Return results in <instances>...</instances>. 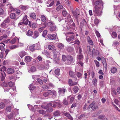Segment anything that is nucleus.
Returning a JSON list of instances; mask_svg holds the SVG:
<instances>
[{"instance_id": "obj_61", "label": "nucleus", "mask_w": 120, "mask_h": 120, "mask_svg": "<svg viewBox=\"0 0 120 120\" xmlns=\"http://www.w3.org/2000/svg\"><path fill=\"white\" fill-rule=\"evenodd\" d=\"M94 61L96 64V66L98 67H99L100 66L99 63V62L96 60H94Z\"/></svg>"}, {"instance_id": "obj_43", "label": "nucleus", "mask_w": 120, "mask_h": 120, "mask_svg": "<svg viewBox=\"0 0 120 120\" xmlns=\"http://www.w3.org/2000/svg\"><path fill=\"white\" fill-rule=\"evenodd\" d=\"M38 68L40 70H42L46 68V66H45L41 64L39 66Z\"/></svg>"}, {"instance_id": "obj_62", "label": "nucleus", "mask_w": 120, "mask_h": 120, "mask_svg": "<svg viewBox=\"0 0 120 120\" xmlns=\"http://www.w3.org/2000/svg\"><path fill=\"white\" fill-rule=\"evenodd\" d=\"M47 31L46 30H44L43 32V34H42L43 36L45 37V36L46 35Z\"/></svg>"}, {"instance_id": "obj_28", "label": "nucleus", "mask_w": 120, "mask_h": 120, "mask_svg": "<svg viewBox=\"0 0 120 120\" xmlns=\"http://www.w3.org/2000/svg\"><path fill=\"white\" fill-rule=\"evenodd\" d=\"M29 25L30 26V27L33 28H35V27L36 26V24L35 23L32 24L31 21L29 22Z\"/></svg>"}, {"instance_id": "obj_4", "label": "nucleus", "mask_w": 120, "mask_h": 120, "mask_svg": "<svg viewBox=\"0 0 120 120\" xmlns=\"http://www.w3.org/2000/svg\"><path fill=\"white\" fill-rule=\"evenodd\" d=\"M98 108V106L97 104H96L95 102L94 101L92 102L89 105V107L87 108H91L92 110L95 111L96 109Z\"/></svg>"}, {"instance_id": "obj_7", "label": "nucleus", "mask_w": 120, "mask_h": 120, "mask_svg": "<svg viewBox=\"0 0 120 120\" xmlns=\"http://www.w3.org/2000/svg\"><path fill=\"white\" fill-rule=\"evenodd\" d=\"M58 92L60 95L63 96L65 91V89L63 88H59L58 89Z\"/></svg>"}, {"instance_id": "obj_37", "label": "nucleus", "mask_w": 120, "mask_h": 120, "mask_svg": "<svg viewBox=\"0 0 120 120\" xmlns=\"http://www.w3.org/2000/svg\"><path fill=\"white\" fill-rule=\"evenodd\" d=\"M68 98V99L69 98H70L69 102L70 103H71V104L73 102V101H74V98L73 97H71V96H69Z\"/></svg>"}, {"instance_id": "obj_38", "label": "nucleus", "mask_w": 120, "mask_h": 120, "mask_svg": "<svg viewBox=\"0 0 120 120\" xmlns=\"http://www.w3.org/2000/svg\"><path fill=\"white\" fill-rule=\"evenodd\" d=\"M41 20L44 22H45L46 21V19L45 16L44 15H41Z\"/></svg>"}, {"instance_id": "obj_18", "label": "nucleus", "mask_w": 120, "mask_h": 120, "mask_svg": "<svg viewBox=\"0 0 120 120\" xmlns=\"http://www.w3.org/2000/svg\"><path fill=\"white\" fill-rule=\"evenodd\" d=\"M33 34L34 35L32 36V38L34 39L36 38L39 35V34L38 31H35Z\"/></svg>"}, {"instance_id": "obj_55", "label": "nucleus", "mask_w": 120, "mask_h": 120, "mask_svg": "<svg viewBox=\"0 0 120 120\" xmlns=\"http://www.w3.org/2000/svg\"><path fill=\"white\" fill-rule=\"evenodd\" d=\"M7 36L6 34H4L3 36L0 37V41H1L3 39L7 38Z\"/></svg>"}, {"instance_id": "obj_2", "label": "nucleus", "mask_w": 120, "mask_h": 120, "mask_svg": "<svg viewBox=\"0 0 120 120\" xmlns=\"http://www.w3.org/2000/svg\"><path fill=\"white\" fill-rule=\"evenodd\" d=\"M47 25L50 27L49 29L51 32L56 31L57 30V27L53 22H49L47 23Z\"/></svg>"}, {"instance_id": "obj_32", "label": "nucleus", "mask_w": 120, "mask_h": 120, "mask_svg": "<svg viewBox=\"0 0 120 120\" xmlns=\"http://www.w3.org/2000/svg\"><path fill=\"white\" fill-rule=\"evenodd\" d=\"M25 59L27 62H29L31 60V57L29 56H26L25 57Z\"/></svg>"}, {"instance_id": "obj_5", "label": "nucleus", "mask_w": 120, "mask_h": 120, "mask_svg": "<svg viewBox=\"0 0 120 120\" xmlns=\"http://www.w3.org/2000/svg\"><path fill=\"white\" fill-rule=\"evenodd\" d=\"M71 12L74 17L76 18L79 16L80 14L79 10L77 8L74 11H72Z\"/></svg>"}, {"instance_id": "obj_50", "label": "nucleus", "mask_w": 120, "mask_h": 120, "mask_svg": "<svg viewBox=\"0 0 120 120\" xmlns=\"http://www.w3.org/2000/svg\"><path fill=\"white\" fill-rule=\"evenodd\" d=\"M74 50V48L71 47H69L68 48L67 50L68 52H71Z\"/></svg>"}, {"instance_id": "obj_36", "label": "nucleus", "mask_w": 120, "mask_h": 120, "mask_svg": "<svg viewBox=\"0 0 120 120\" xmlns=\"http://www.w3.org/2000/svg\"><path fill=\"white\" fill-rule=\"evenodd\" d=\"M92 82L94 86H97V81L96 78H94L93 79Z\"/></svg>"}, {"instance_id": "obj_45", "label": "nucleus", "mask_w": 120, "mask_h": 120, "mask_svg": "<svg viewBox=\"0 0 120 120\" xmlns=\"http://www.w3.org/2000/svg\"><path fill=\"white\" fill-rule=\"evenodd\" d=\"M67 60L68 61L71 62L73 60V57L71 56H68L67 58Z\"/></svg>"}, {"instance_id": "obj_26", "label": "nucleus", "mask_w": 120, "mask_h": 120, "mask_svg": "<svg viewBox=\"0 0 120 120\" xmlns=\"http://www.w3.org/2000/svg\"><path fill=\"white\" fill-rule=\"evenodd\" d=\"M20 7L23 10L25 11L26 9L29 8V7L28 6H23L21 5L20 6Z\"/></svg>"}, {"instance_id": "obj_1", "label": "nucleus", "mask_w": 120, "mask_h": 120, "mask_svg": "<svg viewBox=\"0 0 120 120\" xmlns=\"http://www.w3.org/2000/svg\"><path fill=\"white\" fill-rule=\"evenodd\" d=\"M73 34L72 32H67L66 33V40L68 42H69L74 40L75 35Z\"/></svg>"}, {"instance_id": "obj_33", "label": "nucleus", "mask_w": 120, "mask_h": 120, "mask_svg": "<svg viewBox=\"0 0 120 120\" xmlns=\"http://www.w3.org/2000/svg\"><path fill=\"white\" fill-rule=\"evenodd\" d=\"M36 111L37 112H38L39 113L41 114H45L46 113V111H45L43 110H37Z\"/></svg>"}, {"instance_id": "obj_21", "label": "nucleus", "mask_w": 120, "mask_h": 120, "mask_svg": "<svg viewBox=\"0 0 120 120\" xmlns=\"http://www.w3.org/2000/svg\"><path fill=\"white\" fill-rule=\"evenodd\" d=\"M7 73L9 74H12L15 72V71L13 69L9 68H8L7 70Z\"/></svg>"}, {"instance_id": "obj_10", "label": "nucleus", "mask_w": 120, "mask_h": 120, "mask_svg": "<svg viewBox=\"0 0 120 120\" xmlns=\"http://www.w3.org/2000/svg\"><path fill=\"white\" fill-rule=\"evenodd\" d=\"M56 49H54L53 50V52L54 53L53 56L54 59V60L56 62L58 61L59 60V58H57V54L56 52H55V51H56Z\"/></svg>"}, {"instance_id": "obj_23", "label": "nucleus", "mask_w": 120, "mask_h": 120, "mask_svg": "<svg viewBox=\"0 0 120 120\" xmlns=\"http://www.w3.org/2000/svg\"><path fill=\"white\" fill-rule=\"evenodd\" d=\"M6 70V68L5 66L1 65H0V71H3L5 75V74L4 71H5Z\"/></svg>"}, {"instance_id": "obj_27", "label": "nucleus", "mask_w": 120, "mask_h": 120, "mask_svg": "<svg viewBox=\"0 0 120 120\" xmlns=\"http://www.w3.org/2000/svg\"><path fill=\"white\" fill-rule=\"evenodd\" d=\"M57 45V47L60 49H62L64 48V45L61 43H58Z\"/></svg>"}, {"instance_id": "obj_44", "label": "nucleus", "mask_w": 120, "mask_h": 120, "mask_svg": "<svg viewBox=\"0 0 120 120\" xmlns=\"http://www.w3.org/2000/svg\"><path fill=\"white\" fill-rule=\"evenodd\" d=\"M15 11L18 15H22V13L18 9H16L15 10Z\"/></svg>"}, {"instance_id": "obj_56", "label": "nucleus", "mask_w": 120, "mask_h": 120, "mask_svg": "<svg viewBox=\"0 0 120 120\" xmlns=\"http://www.w3.org/2000/svg\"><path fill=\"white\" fill-rule=\"evenodd\" d=\"M28 106L29 109L30 110L33 111H34L35 110L34 107L32 106V105H28Z\"/></svg>"}, {"instance_id": "obj_54", "label": "nucleus", "mask_w": 120, "mask_h": 120, "mask_svg": "<svg viewBox=\"0 0 120 120\" xmlns=\"http://www.w3.org/2000/svg\"><path fill=\"white\" fill-rule=\"evenodd\" d=\"M62 15L64 17L66 16L68 14V13L65 10H63L62 12Z\"/></svg>"}, {"instance_id": "obj_59", "label": "nucleus", "mask_w": 120, "mask_h": 120, "mask_svg": "<svg viewBox=\"0 0 120 120\" xmlns=\"http://www.w3.org/2000/svg\"><path fill=\"white\" fill-rule=\"evenodd\" d=\"M42 88L45 90H46L49 89V88L47 85H44L43 86Z\"/></svg>"}, {"instance_id": "obj_20", "label": "nucleus", "mask_w": 120, "mask_h": 120, "mask_svg": "<svg viewBox=\"0 0 120 120\" xmlns=\"http://www.w3.org/2000/svg\"><path fill=\"white\" fill-rule=\"evenodd\" d=\"M67 25L68 24L69 26H70L71 27V26L74 27L75 26V25L74 23L73 22V20H72L71 21L68 22L67 23H65Z\"/></svg>"}, {"instance_id": "obj_64", "label": "nucleus", "mask_w": 120, "mask_h": 120, "mask_svg": "<svg viewBox=\"0 0 120 120\" xmlns=\"http://www.w3.org/2000/svg\"><path fill=\"white\" fill-rule=\"evenodd\" d=\"M13 114L11 113L8 116V117L9 119H11L13 117Z\"/></svg>"}, {"instance_id": "obj_11", "label": "nucleus", "mask_w": 120, "mask_h": 120, "mask_svg": "<svg viewBox=\"0 0 120 120\" xmlns=\"http://www.w3.org/2000/svg\"><path fill=\"white\" fill-rule=\"evenodd\" d=\"M10 17L11 19L17 20L19 17H17L16 15L14 13H11L10 15Z\"/></svg>"}, {"instance_id": "obj_25", "label": "nucleus", "mask_w": 120, "mask_h": 120, "mask_svg": "<svg viewBox=\"0 0 120 120\" xmlns=\"http://www.w3.org/2000/svg\"><path fill=\"white\" fill-rule=\"evenodd\" d=\"M76 50L77 53H79L80 54H82V50L80 47H78Z\"/></svg>"}, {"instance_id": "obj_12", "label": "nucleus", "mask_w": 120, "mask_h": 120, "mask_svg": "<svg viewBox=\"0 0 120 120\" xmlns=\"http://www.w3.org/2000/svg\"><path fill=\"white\" fill-rule=\"evenodd\" d=\"M27 16L26 15L24 16L23 18L22 21L24 22V25H27L29 22L28 19H27Z\"/></svg>"}, {"instance_id": "obj_51", "label": "nucleus", "mask_w": 120, "mask_h": 120, "mask_svg": "<svg viewBox=\"0 0 120 120\" xmlns=\"http://www.w3.org/2000/svg\"><path fill=\"white\" fill-rule=\"evenodd\" d=\"M48 48L49 50H52L55 48L54 46L52 45H49L48 46Z\"/></svg>"}, {"instance_id": "obj_40", "label": "nucleus", "mask_w": 120, "mask_h": 120, "mask_svg": "<svg viewBox=\"0 0 120 120\" xmlns=\"http://www.w3.org/2000/svg\"><path fill=\"white\" fill-rule=\"evenodd\" d=\"M55 73L56 75H60V69H57L55 71Z\"/></svg>"}, {"instance_id": "obj_46", "label": "nucleus", "mask_w": 120, "mask_h": 120, "mask_svg": "<svg viewBox=\"0 0 120 120\" xmlns=\"http://www.w3.org/2000/svg\"><path fill=\"white\" fill-rule=\"evenodd\" d=\"M63 7L62 5H60L56 8V10L58 11L60 10L61 9H63Z\"/></svg>"}, {"instance_id": "obj_48", "label": "nucleus", "mask_w": 120, "mask_h": 120, "mask_svg": "<svg viewBox=\"0 0 120 120\" xmlns=\"http://www.w3.org/2000/svg\"><path fill=\"white\" fill-rule=\"evenodd\" d=\"M36 71V68L34 66H32L30 68V71L32 72H34Z\"/></svg>"}, {"instance_id": "obj_30", "label": "nucleus", "mask_w": 120, "mask_h": 120, "mask_svg": "<svg viewBox=\"0 0 120 120\" xmlns=\"http://www.w3.org/2000/svg\"><path fill=\"white\" fill-rule=\"evenodd\" d=\"M46 110L47 112H52L53 110L51 107H47L46 108Z\"/></svg>"}, {"instance_id": "obj_60", "label": "nucleus", "mask_w": 120, "mask_h": 120, "mask_svg": "<svg viewBox=\"0 0 120 120\" xmlns=\"http://www.w3.org/2000/svg\"><path fill=\"white\" fill-rule=\"evenodd\" d=\"M18 45H16V46H18V47H22L23 46L24 44L23 43H21V42H18Z\"/></svg>"}, {"instance_id": "obj_9", "label": "nucleus", "mask_w": 120, "mask_h": 120, "mask_svg": "<svg viewBox=\"0 0 120 120\" xmlns=\"http://www.w3.org/2000/svg\"><path fill=\"white\" fill-rule=\"evenodd\" d=\"M49 95L56 96H57L56 92L54 90H48Z\"/></svg>"}, {"instance_id": "obj_39", "label": "nucleus", "mask_w": 120, "mask_h": 120, "mask_svg": "<svg viewBox=\"0 0 120 120\" xmlns=\"http://www.w3.org/2000/svg\"><path fill=\"white\" fill-rule=\"evenodd\" d=\"M11 111V107L10 106H8L6 107V111L7 112H10Z\"/></svg>"}, {"instance_id": "obj_19", "label": "nucleus", "mask_w": 120, "mask_h": 120, "mask_svg": "<svg viewBox=\"0 0 120 120\" xmlns=\"http://www.w3.org/2000/svg\"><path fill=\"white\" fill-rule=\"evenodd\" d=\"M29 16L30 17L34 20H36V14L34 12L31 13L30 14Z\"/></svg>"}, {"instance_id": "obj_22", "label": "nucleus", "mask_w": 120, "mask_h": 120, "mask_svg": "<svg viewBox=\"0 0 120 120\" xmlns=\"http://www.w3.org/2000/svg\"><path fill=\"white\" fill-rule=\"evenodd\" d=\"M0 26L1 28H5L8 27L6 23L4 21L1 23Z\"/></svg>"}, {"instance_id": "obj_13", "label": "nucleus", "mask_w": 120, "mask_h": 120, "mask_svg": "<svg viewBox=\"0 0 120 120\" xmlns=\"http://www.w3.org/2000/svg\"><path fill=\"white\" fill-rule=\"evenodd\" d=\"M68 82L70 86H74L76 85L77 84V82H73L72 80L71 79H69Z\"/></svg>"}, {"instance_id": "obj_58", "label": "nucleus", "mask_w": 120, "mask_h": 120, "mask_svg": "<svg viewBox=\"0 0 120 120\" xmlns=\"http://www.w3.org/2000/svg\"><path fill=\"white\" fill-rule=\"evenodd\" d=\"M63 103L65 105H68V103L67 100L66 99H64L63 100Z\"/></svg>"}, {"instance_id": "obj_47", "label": "nucleus", "mask_w": 120, "mask_h": 120, "mask_svg": "<svg viewBox=\"0 0 120 120\" xmlns=\"http://www.w3.org/2000/svg\"><path fill=\"white\" fill-rule=\"evenodd\" d=\"M4 22L6 23H8L10 22L9 18L8 17H7L4 21Z\"/></svg>"}, {"instance_id": "obj_52", "label": "nucleus", "mask_w": 120, "mask_h": 120, "mask_svg": "<svg viewBox=\"0 0 120 120\" xmlns=\"http://www.w3.org/2000/svg\"><path fill=\"white\" fill-rule=\"evenodd\" d=\"M9 48L11 49H13L16 48H18V46H16V45H11L9 46Z\"/></svg>"}, {"instance_id": "obj_57", "label": "nucleus", "mask_w": 120, "mask_h": 120, "mask_svg": "<svg viewBox=\"0 0 120 120\" xmlns=\"http://www.w3.org/2000/svg\"><path fill=\"white\" fill-rule=\"evenodd\" d=\"M5 106V104L3 102L0 103V108L3 109L4 108Z\"/></svg>"}, {"instance_id": "obj_35", "label": "nucleus", "mask_w": 120, "mask_h": 120, "mask_svg": "<svg viewBox=\"0 0 120 120\" xmlns=\"http://www.w3.org/2000/svg\"><path fill=\"white\" fill-rule=\"evenodd\" d=\"M110 71L112 73L114 74L116 72L117 69L116 68L113 67L111 68Z\"/></svg>"}, {"instance_id": "obj_16", "label": "nucleus", "mask_w": 120, "mask_h": 120, "mask_svg": "<svg viewBox=\"0 0 120 120\" xmlns=\"http://www.w3.org/2000/svg\"><path fill=\"white\" fill-rule=\"evenodd\" d=\"M26 54V53L24 51H21L19 53V56L22 58Z\"/></svg>"}, {"instance_id": "obj_63", "label": "nucleus", "mask_w": 120, "mask_h": 120, "mask_svg": "<svg viewBox=\"0 0 120 120\" xmlns=\"http://www.w3.org/2000/svg\"><path fill=\"white\" fill-rule=\"evenodd\" d=\"M49 95L48 91L47 90L46 92L44 93L43 94V96L45 97H47Z\"/></svg>"}, {"instance_id": "obj_29", "label": "nucleus", "mask_w": 120, "mask_h": 120, "mask_svg": "<svg viewBox=\"0 0 120 120\" xmlns=\"http://www.w3.org/2000/svg\"><path fill=\"white\" fill-rule=\"evenodd\" d=\"M65 116L68 117V118L71 120H73V118L70 115V114L68 113H65L64 114Z\"/></svg>"}, {"instance_id": "obj_49", "label": "nucleus", "mask_w": 120, "mask_h": 120, "mask_svg": "<svg viewBox=\"0 0 120 120\" xmlns=\"http://www.w3.org/2000/svg\"><path fill=\"white\" fill-rule=\"evenodd\" d=\"M73 90L74 92L76 93L78 91L79 89L78 86H75L74 87Z\"/></svg>"}, {"instance_id": "obj_6", "label": "nucleus", "mask_w": 120, "mask_h": 120, "mask_svg": "<svg viewBox=\"0 0 120 120\" xmlns=\"http://www.w3.org/2000/svg\"><path fill=\"white\" fill-rule=\"evenodd\" d=\"M95 6L99 5L101 6L100 8L102 9L103 8V3L101 0H97L94 3Z\"/></svg>"}, {"instance_id": "obj_31", "label": "nucleus", "mask_w": 120, "mask_h": 120, "mask_svg": "<svg viewBox=\"0 0 120 120\" xmlns=\"http://www.w3.org/2000/svg\"><path fill=\"white\" fill-rule=\"evenodd\" d=\"M36 44H34L31 46L30 47V49L31 51H34L35 49V46L37 45Z\"/></svg>"}, {"instance_id": "obj_24", "label": "nucleus", "mask_w": 120, "mask_h": 120, "mask_svg": "<svg viewBox=\"0 0 120 120\" xmlns=\"http://www.w3.org/2000/svg\"><path fill=\"white\" fill-rule=\"evenodd\" d=\"M72 20V19H71V17L70 15L69 14L68 15L67 18H66V19L65 20V23H66V22H69L70 21H71V20Z\"/></svg>"}, {"instance_id": "obj_15", "label": "nucleus", "mask_w": 120, "mask_h": 120, "mask_svg": "<svg viewBox=\"0 0 120 120\" xmlns=\"http://www.w3.org/2000/svg\"><path fill=\"white\" fill-rule=\"evenodd\" d=\"M61 114V112L60 111L57 110L53 112V115L55 116H60Z\"/></svg>"}, {"instance_id": "obj_53", "label": "nucleus", "mask_w": 120, "mask_h": 120, "mask_svg": "<svg viewBox=\"0 0 120 120\" xmlns=\"http://www.w3.org/2000/svg\"><path fill=\"white\" fill-rule=\"evenodd\" d=\"M81 24H82L83 25H86L87 24L86 21L84 19H83L82 20V22H81Z\"/></svg>"}, {"instance_id": "obj_41", "label": "nucleus", "mask_w": 120, "mask_h": 120, "mask_svg": "<svg viewBox=\"0 0 120 120\" xmlns=\"http://www.w3.org/2000/svg\"><path fill=\"white\" fill-rule=\"evenodd\" d=\"M29 88L30 90H33L35 88V87L32 84H31L29 86Z\"/></svg>"}, {"instance_id": "obj_8", "label": "nucleus", "mask_w": 120, "mask_h": 120, "mask_svg": "<svg viewBox=\"0 0 120 120\" xmlns=\"http://www.w3.org/2000/svg\"><path fill=\"white\" fill-rule=\"evenodd\" d=\"M47 36L48 38L50 40H55L56 39V36L54 34H48Z\"/></svg>"}, {"instance_id": "obj_3", "label": "nucleus", "mask_w": 120, "mask_h": 120, "mask_svg": "<svg viewBox=\"0 0 120 120\" xmlns=\"http://www.w3.org/2000/svg\"><path fill=\"white\" fill-rule=\"evenodd\" d=\"M100 8L99 7L97 6H95L94 7L93 11L95 16L101 15L102 12L100 10Z\"/></svg>"}, {"instance_id": "obj_34", "label": "nucleus", "mask_w": 120, "mask_h": 120, "mask_svg": "<svg viewBox=\"0 0 120 120\" xmlns=\"http://www.w3.org/2000/svg\"><path fill=\"white\" fill-rule=\"evenodd\" d=\"M33 32L30 30H28L26 34L27 35L29 36H32L33 34Z\"/></svg>"}, {"instance_id": "obj_42", "label": "nucleus", "mask_w": 120, "mask_h": 120, "mask_svg": "<svg viewBox=\"0 0 120 120\" xmlns=\"http://www.w3.org/2000/svg\"><path fill=\"white\" fill-rule=\"evenodd\" d=\"M50 63V62L49 60H47L46 61V67L47 69H48L49 68V64Z\"/></svg>"}, {"instance_id": "obj_17", "label": "nucleus", "mask_w": 120, "mask_h": 120, "mask_svg": "<svg viewBox=\"0 0 120 120\" xmlns=\"http://www.w3.org/2000/svg\"><path fill=\"white\" fill-rule=\"evenodd\" d=\"M88 42L90 44L93 45H94L93 42L89 36H88L86 38Z\"/></svg>"}, {"instance_id": "obj_14", "label": "nucleus", "mask_w": 120, "mask_h": 120, "mask_svg": "<svg viewBox=\"0 0 120 120\" xmlns=\"http://www.w3.org/2000/svg\"><path fill=\"white\" fill-rule=\"evenodd\" d=\"M69 74L70 76L72 78H74L75 80L76 81L77 78L75 77V74L73 71H70L69 72Z\"/></svg>"}]
</instances>
